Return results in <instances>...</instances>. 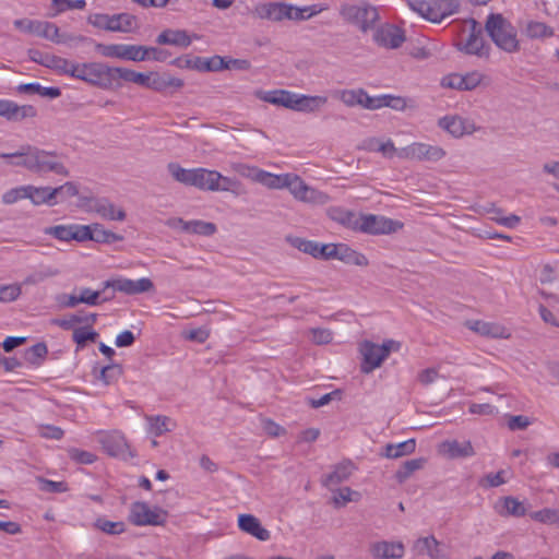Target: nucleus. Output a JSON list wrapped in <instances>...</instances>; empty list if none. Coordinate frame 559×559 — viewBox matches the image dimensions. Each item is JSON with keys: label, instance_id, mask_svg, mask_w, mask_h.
Listing matches in <instances>:
<instances>
[{"label": "nucleus", "instance_id": "obj_1", "mask_svg": "<svg viewBox=\"0 0 559 559\" xmlns=\"http://www.w3.org/2000/svg\"><path fill=\"white\" fill-rule=\"evenodd\" d=\"M0 158L4 159L9 166L23 167L35 174L55 173L69 176L68 168L55 152L40 150L29 144L22 145L15 152L0 153Z\"/></svg>", "mask_w": 559, "mask_h": 559}, {"label": "nucleus", "instance_id": "obj_2", "mask_svg": "<svg viewBox=\"0 0 559 559\" xmlns=\"http://www.w3.org/2000/svg\"><path fill=\"white\" fill-rule=\"evenodd\" d=\"M485 29L495 45L501 50L512 53L520 49L514 26L502 16V14L491 13L488 15Z\"/></svg>", "mask_w": 559, "mask_h": 559}, {"label": "nucleus", "instance_id": "obj_3", "mask_svg": "<svg viewBox=\"0 0 559 559\" xmlns=\"http://www.w3.org/2000/svg\"><path fill=\"white\" fill-rule=\"evenodd\" d=\"M167 169L171 177L182 185L212 192H215V188H217L213 169L203 167L187 169L177 163H169Z\"/></svg>", "mask_w": 559, "mask_h": 559}, {"label": "nucleus", "instance_id": "obj_4", "mask_svg": "<svg viewBox=\"0 0 559 559\" xmlns=\"http://www.w3.org/2000/svg\"><path fill=\"white\" fill-rule=\"evenodd\" d=\"M230 169L239 176L261 183L269 189H287L290 186L292 173L275 175L245 163H231Z\"/></svg>", "mask_w": 559, "mask_h": 559}, {"label": "nucleus", "instance_id": "obj_5", "mask_svg": "<svg viewBox=\"0 0 559 559\" xmlns=\"http://www.w3.org/2000/svg\"><path fill=\"white\" fill-rule=\"evenodd\" d=\"M340 14L345 22L357 26L362 32L372 28L379 19L377 8L367 2L343 4Z\"/></svg>", "mask_w": 559, "mask_h": 559}, {"label": "nucleus", "instance_id": "obj_6", "mask_svg": "<svg viewBox=\"0 0 559 559\" xmlns=\"http://www.w3.org/2000/svg\"><path fill=\"white\" fill-rule=\"evenodd\" d=\"M447 155V152L439 145H431L425 142H413L399 150V158L413 162L437 163Z\"/></svg>", "mask_w": 559, "mask_h": 559}, {"label": "nucleus", "instance_id": "obj_7", "mask_svg": "<svg viewBox=\"0 0 559 559\" xmlns=\"http://www.w3.org/2000/svg\"><path fill=\"white\" fill-rule=\"evenodd\" d=\"M167 513L158 507L151 508L147 502L135 501L130 506L129 521L135 526L160 525Z\"/></svg>", "mask_w": 559, "mask_h": 559}, {"label": "nucleus", "instance_id": "obj_8", "mask_svg": "<svg viewBox=\"0 0 559 559\" xmlns=\"http://www.w3.org/2000/svg\"><path fill=\"white\" fill-rule=\"evenodd\" d=\"M471 31L467 37L456 43V48L471 56L488 59L490 56V45L483 36V29L475 20H472Z\"/></svg>", "mask_w": 559, "mask_h": 559}, {"label": "nucleus", "instance_id": "obj_9", "mask_svg": "<svg viewBox=\"0 0 559 559\" xmlns=\"http://www.w3.org/2000/svg\"><path fill=\"white\" fill-rule=\"evenodd\" d=\"M393 341H386L382 345L372 342H364L360 347L362 362L360 369L364 373H370L380 367L383 360L389 356Z\"/></svg>", "mask_w": 559, "mask_h": 559}, {"label": "nucleus", "instance_id": "obj_10", "mask_svg": "<svg viewBox=\"0 0 559 559\" xmlns=\"http://www.w3.org/2000/svg\"><path fill=\"white\" fill-rule=\"evenodd\" d=\"M97 441L102 449L110 456L123 460L135 456L124 436L119 431H99L97 433Z\"/></svg>", "mask_w": 559, "mask_h": 559}, {"label": "nucleus", "instance_id": "obj_11", "mask_svg": "<svg viewBox=\"0 0 559 559\" xmlns=\"http://www.w3.org/2000/svg\"><path fill=\"white\" fill-rule=\"evenodd\" d=\"M97 51L107 58H117L129 61H144L147 58V49L140 45L126 44H98Z\"/></svg>", "mask_w": 559, "mask_h": 559}, {"label": "nucleus", "instance_id": "obj_12", "mask_svg": "<svg viewBox=\"0 0 559 559\" xmlns=\"http://www.w3.org/2000/svg\"><path fill=\"white\" fill-rule=\"evenodd\" d=\"M108 67L99 62L78 63L74 79L102 90H108Z\"/></svg>", "mask_w": 559, "mask_h": 559}, {"label": "nucleus", "instance_id": "obj_13", "mask_svg": "<svg viewBox=\"0 0 559 559\" xmlns=\"http://www.w3.org/2000/svg\"><path fill=\"white\" fill-rule=\"evenodd\" d=\"M359 228L370 235H386L402 229L403 223L382 215L368 214L360 217Z\"/></svg>", "mask_w": 559, "mask_h": 559}, {"label": "nucleus", "instance_id": "obj_14", "mask_svg": "<svg viewBox=\"0 0 559 559\" xmlns=\"http://www.w3.org/2000/svg\"><path fill=\"white\" fill-rule=\"evenodd\" d=\"M293 197L301 202L323 205L329 201L328 194L308 186L298 175L292 174L290 186L287 187Z\"/></svg>", "mask_w": 559, "mask_h": 559}, {"label": "nucleus", "instance_id": "obj_15", "mask_svg": "<svg viewBox=\"0 0 559 559\" xmlns=\"http://www.w3.org/2000/svg\"><path fill=\"white\" fill-rule=\"evenodd\" d=\"M105 290L106 288H112L116 292H120L127 295H138L153 290L154 284L147 277L139 280H130L127 277H118L115 280H108L103 283Z\"/></svg>", "mask_w": 559, "mask_h": 559}, {"label": "nucleus", "instance_id": "obj_16", "mask_svg": "<svg viewBox=\"0 0 559 559\" xmlns=\"http://www.w3.org/2000/svg\"><path fill=\"white\" fill-rule=\"evenodd\" d=\"M439 453L449 460L468 459L476 454L469 440L448 439L440 443Z\"/></svg>", "mask_w": 559, "mask_h": 559}, {"label": "nucleus", "instance_id": "obj_17", "mask_svg": "<svg viewBox=\"0 0 559 559\" xmlns=\"http://www.w3.org/2000/svg\"><path fill=\"white\" fill-rule=\"evenodd\" d=\"M484 79L485 75L479 71L465 74L452 73L442 80V85L459 91H473L481 84Z\"/></svg>", "mask_w": 559, "mask_h": 559}, {"label": "nucleus", "instance_id": "obj_18", "mask_svg": "<svg viewBox=\"0 0 559 559\" xmlns=\"http://www.w3.org/2000/svg\"><path fill=\"white\" fill-rule=\"evenodd\" d=\"M287 2L272 1L258 2L252 10L254 17L270 22H282L286 20Z\"/></svg>", "mask_w": 559, "mask_h": 559}, {"label": "nucleus", "instance_id": "obj_19", "mask_svg": "<svg viewBox=\"0 0 559 559\" xmlns=\"http://www.w3.org/2000/svg\"><path fill=\"white\" fill-rule=\"evenodd\" d=\"M90 202V211L96 213L103 219L123 222L127 217L126 211L107 198H95L91 199Z\"/></svg>", "mask_w": 559, "mask_h": 559}, {"label": "nucleus", "instance_id": "obj_20", "mask_svg": "<svg viewBox=\"0 0 559 559\" xmlns=\"http://www.w3.org/2000/svg\"><path fill=\"white\" fill-rule=\"evenodd\" d=\"M373 40L378 46L396 49L405 41V35L400 27L385 24L374 32Z\"/></svg>", "mask_w": 559, "mask_h": 559}, {"label": "nucleus", "instance_id": "obj_21", "mask_svg": "<svg viewBox=\"0 0 559 559\" xmlns=\"http://www.w3.org/2000/svg\"><path fill=\"white\" fill-rule=\"evenodd\" d=\"M369 552L373 559H402L405 546L402 542L378 540L370 543Z\"/></svg>", "mask_w": 559, "mask_h": 559}, {"label": "nucleus", "instance_id": "obj_22", "mask_svg": "<svg viewBox=\"0 0 559 559\" xmlns=\"http://www.w3.org/2000/svg\"><path fill=\"white\" fill-rule=\"evenodd\" d=\"M37 110L32 105H17L10 99H0V117L9 121H21L25 118H33Z\"/></svg>", "mask_w": 559, "mask_h": 559}, {"label": "nucleus", "instance_id": "obj_23", "mask_svg": "<svg viewBox=\"0 0 559 559\" xmlns=\"http://www.w3.org/2000/svg\"><path fill=\"white\" fill-rule=\"evenodd\" d=\"M466 326L485 337L490 338H509V331L500 323L497 322H488L483 320H468L466 321Z\"/></svg>", "mask_w": 559, "mask_h": 559}, {"label": "nucleus", "instance_id": "obj_24", "mask_svg": "<svg viewBox=\"0 0 559 559\" xmlns=\"http://www.w3.org/2000/svg\"><path fill=\"white\" fill-rule=\"evenodd\" d=\"M414 550L418 555L426 554L430 559H445L448 557L444 546L432 535L418 538L414 544Z\"/></svg>", "mask_w": 559, "mask_h": 559}, {"label": "nucleus", "instance_id": "obj_25", "mask_svg": "<svg viewBox=\"0 0 559 559\" xmlns=\"http://www.w3.org/2000/svg\"><path fill=\"white\" fill-rule=\"evenodd\" d=\"M169 226L175 228L179 227L188 234L202 236H212L217 229L215 224L200 219L183 221L182 218H174L169 222Z\"/></svg>", "mask_w": 559, "mask_h": 559}, {"label": "nucleus", "instance_id": "obj_26", "mask_svg": "<svg viewBox=\"0 0 559 559\" xmlns=\"http://www.w3.org/2000/svg\"><path fill=\"white\" fill-rule=\"evenodd\" d=\"M439 127L454 138H461L474 131V124L460 116H445L439 120Z\"/></svg>", "mask_w": 559, "mask_h": 559}, {"label": "nucleus", "instance_id": "obj_27", "mask_svg": "<svg viewBox=\"0 0 559 559\" xmlns=\"http://www.w3.org/2000/svg\"><path fill=\"white\" fill-rule=\"evenodd\" d=\"M257 96L266 103L294 110L297 93L287 90L259 92Z\"/></svg>", "mask_w": 559, "mask_h": 559}, {"label": "nucleus", "instance_id": "obj_28", "mask_svg": "<svg viewBox=\"0 0 559 559\" xmlns=\"http://www.w3.org/2000/svg\"><path fill=\"white\" fill-rule=\"evenodd\" d=\"M430 22L441 23L445 17L456 13L459 0H430Z\"/></svg>", "mask_w": 559, "mask_h": 559}, {"label": "nucleus", "instance_id": "obj_29", "mask_svg": "<svg viewBox=\"0 0 559 559\" xmlns=\"http://www.w3.org/2000/svg\"><path fill=\"white\" fill-rule=\"evenodd\" d=\"M238 526L241 531L252 535L259 540L266 542L271 537L270 532L251 514H240L238 518Z\"/></svg>", "mask_w": 559, "mask_h": 559}, {"label": "nucleus", "instance_id": "obj_30", "mask_svg": "<svg viewBox=\"0 0 559 559\" xmlns=\"http://www.w3.org/2000/svg\"><path fill=\"white\" fill-rule=\"evenodd\" d=\"M496 510L501 516L521 518L526 514V508L524 503L512 496L501 498L496 507Z\"/></svg>", "mask_w": 559, "mask_h": 559}, {"label": "nucleus", "instance_id": "obj_31", "mask_svg": "<svg viewBox=\"0 0 559 559\" xmlns=\"http://www.w3.org/2000/svg\"><path fill=\"white\" fill-rule=\"evenodd\" d=\"M27 199H29L34 205H55L59 202V200L55 198L53 188L35 187L32 185H27Z\"/></svg>", "mask_w": 559, "mask_h": 559}, {"label": "nucleus", "instance_id": "obj_32", "mask_svg": "<svg viewBox=\"0 0 559 559\" xmlns=\"http://www.w3.org/2000/svg\"><path fill=\"white\" fill-rule=\"evenodd\" d=\"M156 41L159 45L188 47L192 39L183 29H166L157 36Z\"/></svg>", "mask_w": 559, "mask_h": 559}, {"label": "nucleus", "instance_id": "obj_33", "mask_svg": "<svg viewBox=\"0 0 559 559\" xmlns=\"http://www.w3.org/2000/svg\"><path fill=\"white\" fill-rule=\"evenodd\" d=\"M326 103V96H310L297 93L294 110L301 112H314L323 107Z\"/></svg>", "mask_w": 559, "mask_h": 559}, {"label": "nucleus", "instance_id": "obj_34", "mask_svg": "<svg viewBox=\"0 0 559 559\" xmlns=\"http://www.w3.org/2000/svg\"><path fill=\"white\" fill-rule=\"evenodd\" d=\"M43 66L58 74L74 78L78 63L59 56H48L43 60Z\"/></svg>", "mask_w": 559, "mask_h": 559}, {"label": "nucleus", "instance_id": "obj_35", "mask_svg": "<svg viewBox=\"0 0 559 559\" xmlns=\"http://www.w3.org/2000/svg\"><path fill=\"white\" fill-rule=\"evenodd\" d=\"M323 10H324V8L321 7L320 4L297 7L292 3H288L286 20L296 21V22L306 21V20L311 19L312 16L318 15Z\"/></svg>", "mask_w": 559, "mask_h": 559}, {"label": "nucleus", "instance_id": "obj_36", "mask_svg": "<svg viewBox=\"0 0 559 559\" xmlns=\"http://www.w3.org/2000/svg\"><path fill=\"white\" fill-rule=\"evenodd\" d=\"M135 71L122 67H108V90H119L123 82L133 83Z\"/></svg>", "mask_w": 559, "mask_h": 559}, {"label": "nucleus", "instance_id": "obj_37", "mask_svg": "<svg viewBox=\"0 0 559 559\" xmlns=\"http://www.w3.org/2000/svg\"><path fill=\"white\" fill-rule=\"evenodd\" d=\"M182 86L183 81L179 78L153 72L150 88L158 93H165L170 88L179 90Z\"/></svg>", "mask_w": 559, "mask_h": 559}, {"label": "nucleus", "instance_id": "obj_38", "mask_svg": "<svg viewBox=\"0 0 559 559\" xmlns=\"http://www.w3.org/2000/svg\"><path fill=\"white\" fill-rule=\"evenodd\" d=\"M146 420L148 423V432L155 437L171 431L176 426L171 418L164 415L147 416Z\"/></svg>", "mask_w": 559, "mask_h": 559}, {"label": "nucleus", "instance_id": "obj_39", "mask_svg": "<svg viewBox=\"0 0 559 559\" xmlns=\"http://www.w3.org/2000/svg\"><path fill=\"white\" fill-rule=\"evenodd\" d=\"M353 471L350 462L340 463L334 469L328 474L323 480V485L326 487L336 486L344 480L348 479Z\"/></svg>", "mask_w": 559, "mask_h": 559}, {"label": "nucleus", "instance_id": "obj_40", "mask_svg": "<svg viewBox=\"0 0 559 559\" xmlns=\"http://www.w3.org/2000/svg\"><path fill=\"white\" fill-rule=\"evenodd\" d=\"M19 93L38 94L43 97L57 98L61 95V91L55 86H43L37 82L20 84L16 87Z\"/></svg>", "mask_w": 559, "mask_h": 559}, {"label": "nucleus", "instance_id": "obj_41", "mask_svg": "<svg viewBox=\"0 0 559 559\" xmlns=\"http://www.w3.org/2000/svg\"><path fill=\"white\" fill-rule=\"evenodd\" d=\"M34 35H37L39 37H43L57 44L66 41L64 38L60 36L58 26L51 22L37 20Z\"/></svg>", "mask_w": 559, "mask_h": 559}, {"label": "nucleus", "instance_id": "obj_42", "mask_svg": "<svg viewBox=\"0 0 559 559\" xmlns=\"http://www.w3.org/2000/svg\"><path fill=\"white\" fill-rule=\"evenodd\" d=\"M136 27V17L130 13L111 14V32L130 33Z\"/></svg>", "mask_w": 559, "mask_h": 559}, {"label": "nucleus", "instance_id": "obj_43", "mask_svg": "<svg viewBox=\"0 0 559 559\" xmlns=\"http://www.w3.org/2000/svg\"><path fill=\"white\" fill-rule=\"evenodd\" d=\"M91 240L98 243H115L123 239L122 236L106 229L102 224H91Z\"/></svg>", "mask_w": 559, "mask_h": 559}, {"label": "nucleus", "instance_id": "obj_44", "mask_svg": "<svg viewBox=\"0 0 559 559\" xmlns=\"http://www.w3.org/2000/svg\"><path fill=\"white\" fill-rule=\"evenodd\" d=\"M523 33L531 39H542L551 37L554 35V29L544 22L528 21L523 28Z\"/></svg>", "mask_w": 559, "mask_h": 559}, {"label": "nucleus", "instance_id": "obj_45", "mask_svg": "<svg viewBox=\"0 0 559 559\" xmlns=\"http://www.w3.org/2000/svg\"><path fill=\"white\" fill-rule=\"evenodd\" d=\"M416 449L415 439H408L406 441L393 444L389 443L385 447V456L389 459H397L404 455L412 454Z\"/></svg>", "mask_w": 559, "mask_h": 559}, {"label": "nucleus", "instance_id": "obj_46", "mask_svg": "<svg viewBox=\"0 0 559 559\" xmlns=\"http://www.w3.org/2000/svg\"><path fill=\"white\" fill-rule=\"evenodd\" d=\"M367 92L362 88L343 90L337 93L338 98L348 107L360 106L365 108Z\"/></svg>", "mask_w": 559, "mask_h": 559}, {"label": "nucleus", "instance_id": "obj_47", "mask_svg": "<svg viewBox=\"0 0 559 559\" xmlns=\"http://www.w3.org/2000/svg\"><path fill=\"white\" fill-rule=\"evenodd\" d=\"M215 182L217 186L215 192H231L238 194L241 187V182L238 179L224 176L217 170H215Z\"/></svg>", "mask_w": 559, "mask_h": 559}, {"label": "nucleus", "instance_id": "obj_48", "mask_svg": "<svg viewBox=\"0 0 559 559\" xmlns=\"http://www.w3.org/2000/svg\"><path fill=\"white\" fill-rule=\"evenodd\" d=\"M48 354V347L45 343H36L24 353V359L27 364L39 366Z\"/></svg>", "mask_w": 559, "mask_h": 559}, {"label": "nucleus", "instance_id": "obj_49", "mask_svg": "<svg viewBox=\"0 0 559 559\" xmlns=\"http://www.w3.org/2000/svg\"><path fill=\"white\" fill-rule=\"evenodd\" d=\"M508 474L506 469L488 473L478 480V485L484 489L499 487L508 481Z\"/></svg>", "mask_w": 559, "mask_h": 559}, {"label": "nucleus", "instance_id": "obj_50", "mask_svg": "<svg viewBox=\"0 0 559 559\" xmlns=\"http://www.w3.org/2000/svg\"><path fill=\"white\" fill-rule=\"evenodd\" d=\"M530 516L536 522L555 524L559 527V510L545 508L543 510L532 512Z\"/></svg>", "mask_w": 559, "mask_h": 559}, {"label": "nucleus", "instance_id": "obj_51", "mask_svg": "<svg viewBox=\"0 0 559 559\" xmlns=\"http://www.w3.org/2000/svg\"><path fill=\"white\" fill-rule=\"evenodd\" d=\"M94 526L109 535H120L126 531V525L123 522H112L104 518L97 519L94 523Z\"/></svg>", "mask_w": 559, "mask_h": 559}, {"label": "nucleus", "instance_id": "obj_52", "mask_svg": "<svg viewBox=\"0 0 559 559\" xmlns=\"http://www.w3.org/2000/svg\"><path fill=\"white\" fill-rule=\"evenodd\" d=\"M198 64L197 68L205 71H219L223 69H230L229 63H227L224 58L219 56H214L209 60H202L201 58L197 59Z\"/></svg>", "mask_w": 559, "mask_h": 559}, {"label": "nucleus", "instance_id": "obj_53", "mask_svg": "<svg viewBox=\"0 0 559 559\" xmlns=\"http://www.w3.org/2000/svg\"><path fill=\"white\" fill-rule=\"evenodd\" d=\"M406 5L420 17L430 22V0H404Z\"/></svg>", "mask_w": 559, "mask_h": 559}, {"label": "nucleus", "instance_id": "obj_54", "mask_svg": "<svg viewBox=\"0 0 559 559\" xmlns=\"http://www.w3.org/2000/svg\"><path fill=\"white\" fill-rule=\"evenodd\" d=\"M122 374V368L118 364H110L100 369L99 379L105 384H110Z\"/></svg>", "mask_w": 559, "mask_h": 559}, {"label": "nucleus", "instance_id": "obj_55", "mask_svg": "<svg viewBox=\"0 0 559 559\" xmlns=\"http://www.w3.org/2000/svg\"><path fill=\"white\" fill-rule=\"evenodd\" d=\"M55 198L60 201L76 197L79 194V186L73 181H68L62 186L53 188Z\"/></svg>", "mask_w": 559, "mask_h": 559}, {"label": "nucleus", "instance_id": "obj_56", "mask_svg": "<svg viewBox=\"0 0 559 559\" xmlns=\"http://www.w3.org/2000/svg\"><path fill=\"white\" fill-rule=\"evenodd\" d=\"M491 216L490 218L496 222L497 224L499 225H502L504 227H508V228H515L520 222H521V218L520 216L515 215V214H510L508 216H503L502 215V211L501 210H493L491 212Z\"/></svg>", "mask_w": 559, "mask_h": 559}, {"label": "nucleus", "instance_id": "obj_57", "mask_svg": "<svg viewBox=\"0 0 559 559\" xmlns=\"http://www.w3.org/2000/svg\"><path fill=\"white\" fill-rule=\"evenodd\" d=\"M68 455L72 461L79 464H93L97 459L94 453L78 448H70Z\"/></svg>", "mask_w": 559, "mask_h": 559}, {"label": "nucleus", "instance_id": "obj_58", "mask_svg": "<svg viewBox=\"0 0 559 559\" xmlns=\"http://www.w3.org/2000/svg\"><path fill=\"white\" fill-rule=\"evenodd\" d=\"M24 199H27V185L12 188L2 194V203L7 205Z\"/></svg>", "mask_w": 559, "mask_h": 559}, {"label": "nucleus", "instance_id": "obj_59", "mask_svg": "<svg viewBox=\"0 0 559 559\" xmlns=\"http://www.w3.org/2000/svg\"><path fill=\"white\" fill-rule=\"evenodd\" d=\"M98 334L91 328H78L74 329L72 338L79 346H84L86 342H94Z\"/></svg>", "mask_w": 559, "mask_h": 559}, {"label": "nucleus", "instance_id": "obj_60", "mask_svg": "<svg viewBox=\"0 0 559 559\" xmlns=\"http://www.w3.org/2000/svg\"><path fill=\"white\" fill-rule=\"evenodd\" d=\"M88 24L92 26L111 32V15L106 13H93L87 17Z\"/></svg>", "mask_w": 559, "mask_h": 559}, {"label": "nucleus", "instance_id": "obj_61", "mask_svg": "<svg viewBox=\"0 0 559 559\" xmlns=\"http://www.w3.org/2000/svg\"><path fill=\"white\" fill-rule=\"evenodd\" d=\"M46 234L61 241L73 240L72 224L52 226L46 230Z\"/></svg>", "mask_w": 559, "mask_h": 559}, {"label": "nucleus", "instance_id": "obj_62", "mask_svg": "<svg viewBox=\"0 0 559 559\" xmlns=\"http://www.w3.org/2000/svg\"><path fill=\"white\" fill-rule=\"evenodd\" d=\"M21 295V287L17 284L0 285V301L11 302Z\"/></svg>", "mask_w": 559, "mask_h": 559}, {"label": "nucleus", "instance_id": "obj_63", "mask_svg": "<svg viewBox=\"0 0 559 559\" xmlns=\"http://www.w3.org/2000/svg\"><path fill=\"white\" fill-rule=\"evenodd\" d=\"M354 496L358 497L359 493L352 490L349 487H343L335 491L333 501L337 507L345 506L347 502L356 500Z\"/></svg>", "mask_w": 559, "mask_h": 559}, {"label": "nucleus", "instance_id": "obj_64", "mask_svg": "<svg viewBox=\"0 0 559 559\" xmlns=\"http://www.w3.org/2000/svg\"><path fill=\"white\" fill-rule=\"evenodd\" d=\"M424 460L423 459H414L406 461L403 465V468L397 472V477L400 480H403L409 477L415 471L423 467Z\"/></svg>", "mask_w": 559, "mask_h": 559}]
</instances>
